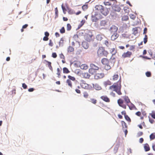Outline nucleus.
<instances>
[{"label":"nucleus","mask_w":155,"mask_h":155,"mask_svg":"<svg viewBox=\"0 0 155 155\" xmlns=\"http://www.w3.org/2000/svg\"><path fill=\"white\" fill-rule=\"evenodd\" d=\"M83 76L86 78H89L90 75L88 73H84L83 74Z\"/></svg>","instance_id":"obj_24"},{"label":"nucleus","mask_w":155,"mask_h":155,"mask_svg":"<svg viewBox=\"0 0 155 155\" xmlns=\"http://www.w3.org/2000/svg\"><path fill=\"white\" fill-rule=\"evenodd\" d=\"M84 96L85 98H87L88 96V94L87 92H84Z\"/></svg>","instance_id":"obj_55"},{"label":"nucleus","mask_w":155,"mask_h":155,"mask_svg":"<svg viewBox=\"0 0 155 155\" xmlns=\"http://www.w3.org/2000/svg\"><path fill=\"white\" fill-rule=\"evenodd\" d=\"M121 124L123 130H124V128H127V126L126 125V123L124 121H121Z\"/></svg>","instance_id":"obj_28"},{"label":"nucleus","mask_w":155,"mask_h":155,"mask_svg":"<svg viewBox=\"0 0 155 155\" xmlns=\"http://www.w3.org/2000/svg\"><path fill=\"white\" fill-rule=\"evenodd\" d=\"M125 118L127 121L130 122L131 121V120L130 117H128V116L127 115H125L124 116Z\"/></svg>","instance_id":"obj_41"},{"label":"nucleus","mask_w":155,"mask_h":155,"mask_svg":"<svg viewBox=\"0 0 155 155\" xmlns=\"http://www.w3.org/2000/svg\"><path fill=\"white\" fill-rule=\"evenodd\" d=\"M130 103L131 105V106H129L128 104H127V105L128 106L129 109L131 110H132L133 108H135V105L134 104H133L132 103Z\"/></svg>","instance_id":"obj_43"},{"label":"nucleus","mask_w":155,"mask_h":155,"mask_svg":"<svg viewBox=\"0 0 155 155\" xmlns=\"http://www.w3.org/2000/svg\"><path fill=\"white\" fill-rule=\"evenodd\" d=\"M45 36H46L47 37H48L49 35V33L47 31L45 32Z\"/></svg>","instance_id":"obj_62"},{"label":"nucleus","mask_w":155,"mask_h":155,"mask_svg":"<svg viewBox=\"0 0 155 155\" xmlns=\"http://www.w3.org/2000/svg\"><path fill=\"white\" fill-rule=\"evenodd\" d=\"M101 98L106 102H109V99L106 96H103L101 97Z\"/></svg>","instance_id":"obj_18"},{"label":"nucleus","mask_w":155,"mask_h":155,"mask_svg":"<svg viewBox=\"0 0 155 155\" xmlns=\"http://www.w3.org/2000/svg\"><path fill=\"white\" fill-rule=\"evenodd\" d=\"M61 8L64 13L65 14V11L66 10L65 8L63 6V4L61 5Z\"/></svg>","instance_id":"obj_56"},{"label":"nucleus","mask_w":155,"mask_h":155,"mask_svg":"<svg viewBox=\"0 0 155 155\" xmlns=\"http://www.w3.org/2000/svg\"><path fill=\"white\" fill-rule=\"evenodd\" d=\"M55 14L56 15V16L57 17L58 15V10L57 7H56L55 8Z\"/></svg>","instance_id":"obj_49"},{"label":"nucleus","mask_w":155,"mask_h":155,"mask_svg":"<svg viewBox=\"0 0 155 155\" xmlns=\"http://www.w3.org/2000/svg\"><path fill=\"white\" fill-rule=\"evenodd\" d=\"M52 56L53 58H56V57L57 56V55L56 53H53L52 54Z\"/></svg>","instance_id":"obj_54"},{"label":"nucleus","mask_w":155,"mask_h":155,"mask_svg":"<svg viewBox=\"0 0 155 155\" xmlns=\"http://www.w3.org/2000/svg\"><path fill=\"white\" fill-rule=\"evenodd\" d=\"M147 31V28H145L143 30V34H145L146 33Z\"/></svg>","instance_id":"obj_61"},{"label":"nucleus","mask_w":155,"mask_h":155,"mask_svg":"<svg viewBox=\"0 0 155 155\" xmlns=\"http://www.w3.org/2000/svg\"><path fill=\"white\" fill-rule=\"evenodd\" d=\"M104 3L105 5H110L111 4L109 2H104Z\"/></svg>","instance_id":"obj_48"},{"label":"nucleus","mask_w":155,"mask_h":155,"mask_svg":"<svg viewBox=\"0 0 155 155\" xmlns=\"http://www.w3.org/2000/svg\"><path fill=\"white\" fill-rule=\"evenodd\" d=\"M121 82H118V83H115L109 87L110 89L114 88L113 91H115L118 95H120L122 94L120 90L121 86Z\"/></svg>","instance_id":"obj_1"},{"label":"nucleus","mask_w":155,"mask_h":155,"mask_svg":"<svg viewBox=\"0 0 155 155\" xmlns=\"http://www.w3.org/2000/svg\"><path fill=\"white\" fill-rule=\"evenodd\" d=\"M22 87L24 89H25L27 88V86L25 83H23L22 84Z\"/></svg>","instance_id":"obj_52"},{"label":"nucleus","mask_w":155,"mask_h":155,"mask_svg":"<svg viewBox=\"0 0 155 155\" xmlns=\"http://www.w3.org/2000/svg\"><path fill=\"white\" fill-rule=\"evenodd\" d=\"M101 12L104 15L106 16L109 13V11L107 8H104Z\"/></svg>","instance_id":"obj_8"},{"label":"nucleus","mask_w":155,"mask_h":155,"mask_svg":"<svg viewBox=\"0 0 155 155\" xmlns=\"http://www.w3.org/2000/svg\"><path fill=\"white\" fill-rule=\"evenodd\" d=\"M90 101L94 104H95L97 102L96 100L94 99H91Z\"/></svg>","instance_id":"obj_47"},{"label":"nucleus","mask_w":155,"mask_h":155,"mask_svg":"<svg viewBox=\"0 0 155 155\" xmlns=\"http://www.w3.org/2000/svg\"><path fill=\"white\" fill-rule=\"evenodd\" d=\"M118 78V74H115L113 76V79L114 80H117Z\"/></svg>","instance_id":"obj_38"},{"label":"nucleus","mask_w":155,"mask_h":155,"mask_svg":"<svg viewBox=\"0 0 155 155\" xmlns=\"http://www.w3.org/2000/svg\"><path fill=\"white\" fill-rule=\"evenodd\" d=\"M144 147L145 151H148L150 150L149 146L147 143H146Z\"/></svg>","instance_id":"obj_23"},{"label":"nucleus","mask_w":155,"mask_h":155,"mask_svg":"<svg viewBox=\"0 0 155 155\" xmlns=\"http://www.w3.org/2000/svg\"><path fill=\"white\" fill-rule=\"evenodd\" d=\"M95 8L100 12L104 8L102 6L100 5H97L95 7Z\"/></svg>","instance_id":"obj_13"},{"label":"nucleus","mask_w":155,"mask_h":155,"mask_svg":"<svg viewBox=\"0 0 155 155\" xmlns=\"http://www.w3.org/2000/svg\"><path fill=\"white\" fill-rule=\"evenodd\" d=\"M68 77L70 80H71L73 81H74L75 80V78L74 77L71 76L70 75H68Z\"/></svg>","instance_id":"obj_37"},{"label":"nucleus","mask_w":155,"mask_h":155,"mask_svg":"<svg viewBox=\"0 0 155 155\" xmlns=\"http://www.w3.org/2000/svg\"><path fill=\"white\" fill-rule=\"evenodd\" d=\"M105 69L106 70H108L110 69V66L108 64L105 65L104 67Z\"/></svg>","instance_id":"obj_32"},{"label":"nucleus","mask_w":155,"mask_h":155,"mask_svg":"<svg viewBox=\"0 0 155 155\" xmlns=\"http://www.w3.org/2000/svg\"><path fill=\"white\" fill-rule=\"evenodd\" d=\"M113 33V35L111 36V39L113 40H114L117 38L119 35L116 33Z\"/></svg>","instance_id":"obj_15"},{"label":"nucleus","mask_w":155,"mask_h":155,"mask_svg":"<svg viewBox=\"0 0 155 155\" xmlns=\"http://www.w3.org/2000/svg\"><path fill=\"white\" fill-rule=\"evenodd\" d=\"M46 62L48 63V66L49 67L51 65V63L50 62L46 60H44Z\"/></svg>","instance_id":"obj_53"},{"label":"nucleus","mask_w":155,"mask_h":155,"mask_svg":"<svg viewBox=\"0 0 155 155\" xmlns=\"http://www.w3.org/2000/svg\"><path fill=\"white\" fill-rule=\"evenodd\" d=\"M110 53L112 54V56L115 55L117 52V51L114 48L111 49L110 50Z\"/></svg>","instance_id":"obj_25"},{"label":"nucleus","mask_w":155,"mask_h":155,"mask_svg":"<svg viewBox=\"0 0 155 155\" xmlns=\"http://www.w3.org/2000/svg\"><path fill=\"white\" fill-rule=\"evenodd\" d=\"M104 76V74L103 73H97L94 75V78L95 79H98L103 78Z\"/></svg>","instance_id":"obj_7"},{"label":"nucleus","mask_w":155,"mask_h":155,"mask_svg":"<svg viewBox=\"0 0 155 155\" xmlns=\"http://www.w3.org/2000/svg\"><path fill=\"white\" fill-rule=\"evenodd\" d=\"M103 36H104L102 35L98 34L96 36V38L97 40L101 41L103 38Z\"/></svg>","instance_id":"obj_22"},{"label":"nucleus","mask_w":155,"mask_h":155,"mask_svg":"<svg viewBox=\"0 0 155 155\" xmlns=\"http://www.w3.org/2000/svg\"><path fill=\"white\" fill-rule=\"evenodd\" d=\"M64 40L63 38H61L59 42V46H62L63 45Z\"/></svg>","instance_id":"obj_33"},{"label":"nucleus","mask_w":155,"mask_h":155,"mask_svg":"<svg viewBox=\"0 0 155 155\" xmlns=\"http://www.w3.org/2000/svg\"><path fill=\"white\" fill-rule=\"evenodd\" d=\"M80 84L81 87L83 88L87 89L88 88V85L84 81H81Z\"/></svg>","instance_id":"obj_5"},{"label":"nucleus","mask_w":155,"mask_h":155,"mask_svg":"<svg viewBox=\"0 0 155 155\" xmlns=\"http://www.w3.org/2000/svg\"><path fill=\"white\" fill-rule=\"evenodd\" d=\"M80 67V68L82 69L86 70L88 68V66L86 64H82Z\"/></svg>","instance_id":"obj_21"},{"label":"nucleus","mask_w":155,"mask_h":155,"mask_svg":"<svg viewBox=\"0 0 155 155\" xmlns=\"http://www.w3.org/2000/svg\"><path fill=\"white\" fill-rule=\"evenodd\" d=\"M130 18L133 19H134L135 18V16L133 14H130Z\"/></svg>","instance_id":"obj_51"},{"label":"nucleus","mask_w":155,"mask_h":155,"mask_svg":"<svg viewBox=\"0 0 155 155\" xmlns=\"http://www.w3.org/2000/svg\"><path fill=\"white\" fill-rule=\"evenodd\" d=\"M90 67L96 71L98 70L99 69V67H98L95 65L94 64H90Z\"/></svg>","instance_id":"obj_19"},{"label":"nucleus","mask_w":155,"mask_h":155,"mask_svg":"<svg viewBox=\"0 0 155 155\" xmlns=\"http://www.w3.org/2000/svg\"><path fill=\"white\" fill-rule=\"evenodd\" d=\"M67 83L68 84V85L70 86L71 87H72V84L70 80L69 79H68L67 81Z\"/></svg>","instance_id":"obj_36"},{"label":"nucleus","mask_w":155,"mask_h":155,"mask_svg":"<svg viewBox=\"0 0 155 155\" xmlns=\"http://www.w3.org/2000/svg\"><path fill=\"white\" fill-rule=\"evenodd\" d=\"M108 21L107 19L102 20L100 22L101 26H105L107 25Z\"/></svg>","instance_id":"obj_10"},{"label":"nucleus","mask_w":155,"mask_h":155,"mask_svg":"<svg viewBox=\"0 0 155 155\" xmlns=\"http://www.w3.org/2000/svg\"><path fill=\"white\" fill-rule=\"evenodd\" d=\"M132 54V52L129 51H127V52L124 53L122 54V57L125 58L126 57H129Z\"/></svg>","instance_id":"obj_9"},{"label":"nucleus","mask_w":155,"mask_h":155,"mask_svg":"<svg viewBox=\"0 0 155 155\" xmlns=\"http://www.w3.org/2000/svg\"><path fill=\"white\" fill-rule=\"evenodd\" d=\"M150 140H153L155 138V133L151 134L150 136Z\"/></svg>","instance_id":"obj_29"},{"label":"nucleus","mask_w":155,"mask_h":155,"mask_svg":"<svg viewBox=\"0 0 155 155\" xmlns=\"http://www.w3.org/2000/svg\"><path fill=\"white\" fill-rule=\"evenodd\" d=\"M101 62L103 64L106 65L108 64L109 61L107 58H103L102 59Z\"/></svg>","instance_id":"obj_11"},{"label":"nucleus","mask_w":155,"mask_h":155,"mask_svg":"<svg viewBox=\"0 0 155 155\" xmlns=\"http://www.w3.org/2000/svg\"><path fill=\"white\" fill-rule=\"evenodd\" d=\"M65 32L64 28V27H62L61 28L60 30V32L61 34L64 33Z\"/></svg>","instance_id":"obj_44"},{"label":"nucleus","mask_w":155,"mask_h":155,"mask_svg":"<svg viewBox=\"0 0 155 155\" xmlns=\"http://www.w3.org/2000/svg\"><path fill=\"white\" fill-rule=\"evenodd\" d=\"M118 30L117 28L115 25H112L110 28L109 29L111 33H116Z\"/></svg>","instance_id":"obj_6"},{"label":"nucleus","mask_w":155,"mask_h":155,"mask_svg":"<svg viewBox=\"0 0 155 155\" xmlns=\"http://www.w3.org/2000/svg\"><path fill=\"white\" fill-rule=\"evenodd\" d=\"M60 58L61 59H64V55L62 53L60 54Z\"/></svg>","instance_id":"obj_59"},{"label":"nucleus","mask_w":155,"mask_h":155,"mask_svg":"<svg viewBox=\"0 0 155 155\" xmlns=\"http://www.w3.org/2000/svg\"><path fill=\"white\" fill-rule=\"evenodd\" d=\"M96 70L92 68L91 67L90 68H89V72L92 74H94L96 73Z\"/></svg>","instance_id":"obj_17"},{"label":"nucleus","mask_w":155,"mask_h":155,"mask_svg":"<svg viewBox=\"0 0 155 155\" xmlns=\"http://www.w3.org/2000/svg\"><path fill=\"white\" fill-rule=\"evenodd\" d=\"M147 41V38H144L143 42L144 44H146Z\"/></svg>","instance_id":"obj_64"},{"label":"nucleus","mask_w":155,"mask_h":155,"mask_svg":"<svg viewBox=\"0 0 155 155\" xmlns=\"http://www.w3.org/2000/svg\"><path fill=\"white\" fill-rule=\"evenodd\" d=\"M93 87L96 90H100L101 89V87L98 84H95V85L93 84Z\"/></svg>","instance_id":"obj_20"},{"label":"nucleus","mask_w":155,"mask_h":155,"mask_svg":"<svg viewBox=\"0 0 155 155\" xmlns=\"http://www.w3.org/2000/svg\"><path fill=\"white\" fill-rule=\"evenodd\" d=\"M138 30L137 28L135 27L133 28V34L135 35H136L138 33Z\"/></svg>","instance_id":"obj_26"},{"label":"nucleus","mask_w":155,"mask_h":155,"mask_svg":"<svg viewBox=\"0 0 155 155\" xmlns=\"http://www.w3.org/2000/svg\"><path fill=\"white\" fill-rule=\"evenodd\" d=\"M148 52L150 55L152 56V58H153L155 57V56L153 54V53H152V52L151 50H149L148 51Z\"/></svg>","instance_id":"obj_39"},{"label":"nucleus","mask_w":155,"mask_h":155,"mask_svg":"<svg viewBox=\"0 0 155 155\" xmlns=\"http://www.w3.org/2000/svg\"><path fill=\"white\" fill-rule=\"evenodd\" d=\"M71 29V26L69 24H68L67 25V30L70 31Z\"/></svg>","instance_id":"obj_45"},{"label":"nucleus","mask_w":155,"mask_h":155,"mask_svg":"<svg viewBox=\"0 0 155 155\" xmlns=\"http://www.w3.org/2000/svg\"><path fill=\"white\" fill-rule=\"evenodd\" d=\"M124 99L125 102L127 104L129 103H130V101L128 97L127 96H125L124 97Z\"/></svg>","instance_id":"obj_31"},{"label":"nucleus","mask_w":155,"mask_h":155,"mask_svg":"<svg viewBox=\"0 0 155 155\" xmlns=\"http://www.w3.org/2000/svg\"><path fill=\"white\" fill-rule=\"evenodd\" d=\"M88 6L87 5H84L82 6V8L84 11H85L87 9Z\"/></svg>","instance_id":"obj_35"},{"label":"nucleus","mask_w":155,"mask_h":155,"mask_svg":"<svg viewBox=\"0 0 155 155\" xmlns=\"http://www.w3.org/2000/svg\"><path fill=\"white\" fill-rule=\"evenodd\" d=\"M111 84V82L110 81L108 80L106 82H104V84L106 86L107 85H110Z\"/></svg>","instance_id":"obj_42"},{"label":"nucleus","mask_w":155,"mask_h":155,"mask_svg":"<svg viewBox=\"0 0 155 155\" xmlns=\"http://www.w3.org/2000/svg\"><path fill=\"white\" fill-rule=\"evenodd\" d=\"M135 48V46L134 45L131 46L129 48V49L130 50L134 49Z\"/></svg>","instance_id":"obj_60"},{"label":"nucleus","mask_w":155,"mask_h":155,"mask_svg":"<svg viewBox=\"0 0 155 155\" xmlns=\"http://www.w3.org/2000/svg\"><path fill=\"white\" fill-rule=\"evenodd\" d=\"M74 51V48L70 46L68 48V52H71Z\"/></svg>","instance_id":"obj_27"},{"label":"nucleus","mask_w":155,"mask_h":155,"mask_svg":"<svg viewBox=\"0 0 155 155\" xmlns=\"http://www.w3.org/2000/svg\"><path fill=\"white\" fill-rule=\"evenodd\" d=\"M82 47L86 49H87L89 46L88 43L85 41L82 42Z\"/></svg>","instance_id":"obj_14"},{"label":"nucleus","mask_w":155,"mask_h":155,"mask_svg":"<svg viewBox=\"0 0 155 155\" xmlns=\"http://www.w3.org/2000/svg\"><path fill=\"white\" fill-rule=\"evenodd\" d=\"M116 60L115 58L112 57L110 59V62L111 66H114Z\"/></svg>","instance_id":"obj_12"},{"label":"nucleus","mask_w":155,"mask_h":155,"mask_svg":"<svg viewBox=\"0 0 155 155\" xmlns=\"http://www.w3.org/2000/svg\"><path fill=\"white\" fill-rule=\"evenodd\" d=\"M43 40L44 41H47L48 40V37H47L46 36H45L43 38Z\"/></svg>","instance_id":"obj_57"},{"label":"nucleus","mask_w":155,"mask_h":155,"mask_svg":"<svg viewBox=\"0 0 155 155\" xmlns=\"http://www.w3.org/2000/svg\"><path fill=\"white\" fill-rule=\"evenodd\" d=\"M97 54L98 56L101 57H106L108 53L107 51L105 50L103 47H100L98 50Z\"/></svg>","instance_id":"obj_2"},{"label":"nucleus","mask_w":155,"mask_h":155,"mask_svg":"<svg viewBox=\"0 0 155 155\" xmlns=\"http://www.w3.org/2000/svg\"><path fill=\"white\" fill-rule=\"evenodd\" d=\"M63 73H68L70 72L68 68L66 67H64L63 69Z\"/></svg>","instance_id":"obj_30"},{"label":"nucleus","mask_w":155,"mask_h":155,"mask_svg":"<svg viewBox=\"0 0 155 155\" xmlns=\"http://www.w3.org/2000/svg\"><path fill=\"white\" fill-rule=\"evenodd\" d=\"M122 21H127L128 19V17L127 16H123L122 18Z\"/></svg>","instance_id":"obj_34"},{"label":"nucleus","mask_w":155,"mask_h":155,"mask_svg":"<svg viewBox=\"0 0 155 155\" xmlns=\"http://www.w3.org/2000/svg\"><path fill=\"white\" fill-rule=\"evenodd\" d=\"M143 141V139L142 138H140L139 140V142L141 143Z\"/></svg>","instance_id":"obj_63"},{"label":"nucleus","mask_w":155,"mask_h":155,"mask_svg":"<svg viewBox=\"0 0 155 155\" xmlns=\"http://www.w3.org/2000/svg\"><path fill=\"white\" fill-rule=\"evenodd\" d=\"M146 75L147 77H150L151 76V73L150 71H147L146 73Z\"/></svg>","instance_id":"obj_46"},{"label":"nucleus","mask_w":155,"mask_h":155,"mask_svg":"<svg viewBox=\"0 0 155 155\" xmlns=\"http://www.w3.org/2000/svg\"><path fill=\"white\" fill-rule=\"evenodd\" d=\"M101 18V15L100 14L95 13L92 14L91 19L93 22H96Z\"/></svg>","instance_id":"obj_3"},{"label":"nucleus","mask_w":155,"mask_h":155,"mask_svg":"<svg viewBox=\"0 0 155 155\" xmlns=\"http://www.w3.org/2000/svg\"><path fill=\"white\" fill-rule=\"evenodd\" d=\"M92 35L91 34H87L85 36L84 38L87 41L90 42L92 40Z\"/></svg>","instance_id":"obj_4"},{"label":"nucleus","mask_w":155,"mask_h":155,"mask_svg":"<svg viewBox=\"0 0 155 155\" xmlns=\"http://www.w3.org/2000/svg\"><path fill=\"white\" fill-rule=\"evenodd\" d=\"M104 44L107 47H108L109 45V43L108 41L107 40H105L104 41Z\"/></svg>","instance_id":"obj_50"},{"label":"nucleus","mask_w":155,"mask_h":155,"mask_svg":"<svg viewBox=\"0 0 155 155\" xmlns=\"http://www.w3.org/2000/svg\"><path fill=\"white\" fill-rule=\"evenodd\" d=\"M34 89L33 88H31L28 89V91L30 92H32L34 91Z\"/></svg>","instance_id":"obj_58"},{"label":"nucleus","mask_w":155,"mask_h":155,"mask_svg":"<svg viewBox=\"0 0 155 155\" xmlns=\"http://www.w3.org/2000/svg\"><path fill=\"white\" fill-rule=\"evenodd\" d=\"M117 102L118 104L120 106L123 103V101L122 100L119 99L118 100Z\"/></svg>","instance_id":"obj_40"},{"label":"nucleus","mask_w":155,"mask_h":155,"mask_svg":"<svg viewBox=\"0 0 155 155\" xmlns=\"http://www.w3.org/2000/svg\"><path fill=\"white\" fill-rule=\"evenodd\" d=\"M113 9L115 11L117 12H120L121 8L118 5H115L113 7Z\"/></svg>","instance_id":"obj_16"}]
</instances>
